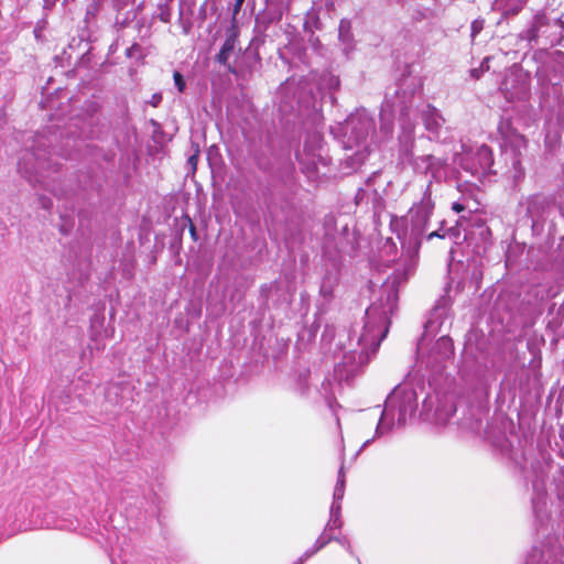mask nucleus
Here are the masks:
<instances>
[{"label":"nucleus","instance_id":"2","mask_svg":"<svg viewBox=\"0 0 564 564\" xmlns=\"http://www.w3.org/2000/svg\"><path fill=\"white\" fill-rule=\"evenodd\" d=\"M442 118L438 116L435 108L431 109L424 115V126L426 130L437 133L441 128V120Z\"/></svg>","mask_w":564,"mask_h":564},{"label":"nucleus","instance_id":"4","mask_svg":"<svg viewBox=\"0 0 564 564\" xmlns=\"http://www.w3.org/2000/svg\"><path fill=\"white\" fill-rule=\"evenodd\" d=\"M173 79H174L175 86L177 87L178 91L183 93L185 90L186 83H185V79L182 76V74L180 72L175 70L173 73Z\"/></svg>","mask_w":564,"mask_h":564},{"label":"nucleus","instance_id":"13","mask_svg":"<svg viewBox=\"0 0 564 564\" xmlns=\"http://www.w3.org/2000/svg\"><path fill=\"white\" fill-rule=\"evenodd\" d=\"M191 234H192V236H195V234H196L195 227L193 225H191Z\"/></svg>","mask_w":564,"mask_h":564},{"label":"nucleus","instance_id":"5","mask_svg":"<svg viewBox=\"0 0 564 564\" xmlns=\"http://www.w3.org/2000/svg\"><path fill=\"white\" fill-rule=\"evenodd\" d=\"M243 2H245V0H235L234 8H232L234 20L236 19V15L241 11Z\"/></svg>","mask_w":564,"mask_h":564},{"label":"nucleus","instance_id":"16","mask_svg":"<svg viewBox=\"0 0 564 564\" xmlns=\"http://www.w3.org/2000/svg\"><path fill=\"white\" fill-rule=\"evenodd\" d=\"M335 542H336V544H338V547L343 549L341 544H339V541H335Z\"/></svg>","mask_w":564,"mask_h":564},{"label":"nucleus","instance_id":"15","mask_svg":"<svg viewBox=\"0 0 564 564\" xmlns=\"http://www.w3.org/2000/svg\"><path fill=\"white\" fill-rule=\"evenodd\" d=\"M335 542H336V544H338V547L343 549L341 544H339V541H335Z\"/></svg>","mask_w":564,"mask_h":564},{"label":"nucleus","instance_id":"10","mask_svg":"<svg viewBox=\"0 0 564 564\" xmlns=\"http://www.w3.org/2000/svg\"><path fill=\"white\" fill-rule=\"evenodd\" d=\"M481 74H482V72H481L479 68H473V69L470 70V75H471V77H473V78H475V79H479V78H480V76H481Z\"/></svg>","mask_w":564,"mask_h":564},{"label":"nucleus","instance_id":"12","mask_svg":"<svg viewBox=\"0 0 564 564\" xmlns=\"http://www.w3.org/2000/svg\"><path fill=\"white\" fill-rule=\"evenodd\" d=\"M387 333H388V328H386V329H384V332L382 333V335H381V337H380V339H379V341H378L377 346H379V345H380V341L386 337Z\"/></svg>","mask_w":564,"mask_h":564},{"label":"nucleus","instance_id":"7","mask_svg":"<svg viewBox=\"0 0 564 564\" xmlns=\"http://www.w3.org/2000/svg\"><path fill=\"white\" fill-rule=\"evenodd\" d=\"M197 161H198V154L197 153H195V154H193V155H191L188 158V163L192 165L193 171L196 170Z\"/></svg>","mask_w":564,"mask_h":564},{"label":"nucleus","instance_id":"14","mask_svg":"<svg viewBox=\"0 0 564 564\" xmlns=\"http://www.w3.org/2000/svg\"><path fill=\"white\" fill-rule=\"evenodd\" d=\"M293 564H303V558H299L295 563Z\"/></svg>","mask_w":564,"mask_h":564},{"label":"nucleus","instance_id":"8","mask_svg":"<svg viewBox=\"0 0 564 564\" xmlns=\"http://www.w3.org/2000/svg\"><path fill=\"white\" fill-rule=\"evenodd\" d=\"M489 61L490 58L489 57H485L480 64V67L479 69L484 73L485 70H488L489 69Z\"/></svg>","mask_w":564,"mask_h":564},{"label":"nucleus","instance_id":"9","mask_svg":"<svg viewBox=\"0 0 564 564\" xmlns=\"http://www.w3.org/2000/svg\"><path fill=\"white\" fill-rule=\"evenodd\" d=\"M452 209L456 213H462L463 210H465V206L460 203H457L455 202L453 205H452Z\"/></svg>","mask_w":564,"mask_h":564},{"label":"nucleus","instance_id":"3","mask_svg":"<svg viewBox=\"0 0 564 564\" xmlns=\"http://www.w3.org/2000/svg\"><path fill=\"white\" fill-rule=\"evenodd\" d=\"M485 26V20L484 19H476L471 22L470 25V33L473 37H476Z\"/></svg>","mask_w":564,"mask_h":564},{"label":"nucleus","instance_id":"6","mask_svg":"<svg viewBox=\"0 0 564 564\" xmlns=\"http://www.w3.org/2000/svg\"><path fill=\"white\" fill-rule=\"evenodd\" d=\"M445 237H446L445 232H441V231L436 230V231H432L431 234H429L427 239L429 240H431L433 238L444 239Z\"/></svg>","mask_w":564,"mask_h":564},{"label":"nucleus","instance_id":"11","mask_svg":"<svg viewBox=\"0 0 564 564\" xmlns=\"http://www.w3.org/2000/svg\"><path fill=\"white\" fill-rule=\"evenodd\" d=\"M445 234L449 235V236H453V237H458L459 236V230L456 227H452Z\"/></svg>","mask_w":564,"mask_h":564},{"label":"nucleus","instance_id":"1","mask_svg":"<svg viewBox=\"0 0 564 564\" xmlns=\"http://www.w3.org/2000/svg\"><path fill=\"white\" fill-rule=\"evenodd\" d=\"M239 37V28L236 24V19H232L231 25L228 28L226 32V40L220 47L219 53L215 56L217 63L227 67L228 72L231 74H236V68L228 63L230 54L237 46Z\"/></svg>","mask_w":564,"mask_h":564}]
</instances>
